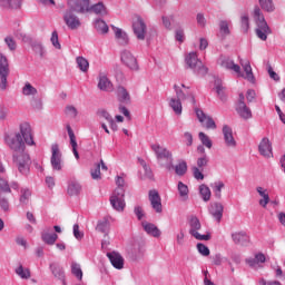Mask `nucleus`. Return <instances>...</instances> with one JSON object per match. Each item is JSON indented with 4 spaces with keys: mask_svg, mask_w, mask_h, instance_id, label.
I'll return each instance as SVG.
<instances>
[{
    "mask_svg": "<svg viewBox=\"0 0 285 285\" xmlns=\"http://www.w3.org/2000/svg\"><path fill=\"white\" fill-rule=\"evenodd\" d=\"M67 132L70 139V146H71V150L75 155L76 159H79V151L77 150L78 145H77V137L75 136V131H72V127H70V125H67Z\"/></svg>",
    "mask_w": 285,
    "mask_h": 285,
    "instance_id": "obj_32",
    "label": "nucleus"
},
{
    "mask_svg": "<svg viewBox=\"0 0 285 285\" xmlns=\"http://www.w3.org/2000/svg\"><path fill=\"white\" fill-rule=\"evenodd\" d=\"M65 112L68 117L71 119L77 118V115H79V111L77 110V107L69 105L66 107Z\"/></svg>",
    "mask_w": 285,
    "mask_h": 285,
    "instance_id": "obj_53",
    "label": "nucleus"
},
{
    "mask_svg": "<svg viewBox=\"0 0 285 285\" xmlns=\"http://www.w3.org/2000/svg\"><path fill=\"white\" fill-rule=\"evenodd\" d=\"M198 139L202 141L203 146H205L206 148H213V140H210V138L203 131L198 134Z\"/></svg>",
    "mask_w": 285,
    "mask_h": 285,
    "instance_id": "obj_50",
    "label": "nucleus"
},
{
    "mask_svg": "<svg viewBox=\"0 0 285 285\" xmlns=\"http://www.w3.org/2000/svg\"><path fill=\"white\" fill-rule=\"evenodd\" d=\"M116 95L120 104H130V92L124 86H118L116 89Z\"/></svg>",
    "mask_w": 285,
    "mask_h": 285,
    "instance_id": "obj_31",
    "label": "nucleus"
},
{
    "mask_svg": "<svg viewBox=\"0 0 285 285\" xmlns=\"http://www.w3.org/2000/svg\"><path fill=\"white\" fill-rule=\"evenodd\" d=\"M256 193L259 195V197H262L258 200L259 206H262V208H266V206L271 204V196L268 195V189L262 186H258L256 187Z\"/></svg>",
    "mask_w": 285,
    "mask_h": 285,
    "instance_id": "obj_27",
    "label": "nucleus"
},
{
    "mask_svg": "<svg viewBox=\"0 0 285 285\" xmlns=\"http://www.w3.org/2000/svg\"><path fill=\"white\" fill-rule=\"evenodd\" d=\"M132 31L139 41H144L146 39V32H148V27L146 26V21L139 14L134 16L132 18Z\"/></svg>",
    "mask_w": 285,
    "mask_h": 285,
    "instance_id": "obj_8",
    "label": "nucleus"
},
{
    "mask_svg": "<svg viewBox=\"0 0 285 285\" xmlns=\"http://www.w3.org/2000/svg\"><path fill=\"white\" fill-rule=\"evenodd\" d=\"M232 239L234 244H239L240 246H246V244L250 242V237H248V234H246V232H236L232 234Z\"/></svg>",
    "mask_w": 285,
    "mask_h": 285,
    "instance_id": "obj_30",
    "label": "nucleus"
},
{
    "mask_svg": "<svg viewBox=\"0 0 285 285\" xmlns=\"http://www.w3.org/2000/svg\"><path fill=\"white\" fill-rule=\"evenodd\" d=\"M68 9L71 12H77V14H88L90 0H68Z\"/></svg>",
    "mask_w": 285,
    "mask_h": 285,
    "instance_id": "obj_11",
    "label": "nucleus"
},
{
    "mask_svg": "<svg viewBox=\"0 0 285 285\" xmlns=\"http://www.w3.org/2000/svg\"><path fill=\"white\" fill-rule=\"evenodd\" d=\"M199 195L203 200L210 202L213 193L210 191V188L207 185L203 184L199 186Z\"/></svg>",
    "mask_w": 285,
    "mask_h": 285,
    "instance_id": "obj_44",
    "label": "nucleus"
},
{
    "mask_svg": "<svg viewBox=\"0 0 285 285\" xmlns=\"http://www.w3.org/2000/svg\"><path fill=\"white\" fill-rule=\"evenodd\" d=\"M219 35L223 39H226L230 35V26H233L232 20H220L219 21Z\"/></svg>",
    "mask_w": 285,
    "mask_h": 285,
    "instance_id": "obj_34",
    "label": "nucleus"
},
{
    "mask_svg": "<svg viewBox=\"0 0 285 285\" xmlns=\"http://www.w3.org/2000/svg\"><path fill=\"white\" fill-rule=\"evenodd\" d=\"M175 39H176V41H179L180 43H184V41H186V35L184 33V29L176 30Z\"/></svg>",
    "mask_w": 285,
    "mask_h": 285,
    "instance_id": "obj_61",
    "label": "nucleus"
},
{
    "mask_svg": "<svg viewBox=\"0 0 285 285\" xmlns=\"http://www.w3.org/2000/svg\"><path fill=\"white\" fill-rule=\"evenodd\" d=\"M73 236L76 239H83V233L79 230V225L77 224L73 225Z\"/></svg>",
    "mask_w": 285,
    "mask_h": 285,
    "instance_id": "obj_64",
    "label": "nucleus"
},
{
    "mask_svg": "<svg viewBox=\"0 0 285 285\" xmlns=\"http://www.w3.org/2000/svg\"><path fill=\"white\" fill-rule=\"evenodd\" d=\"M224 181L218 180L210 185L216 199H222V189L224 188Z\"/></svg>",
    "mask_w": 285,
    "mask_h": 285,
    "instance_id": "obj_45",
    "label": "nucleus"
},
{
    "mask_svg": "<svg viewBox=\"0 0 285 285\" xmlns=\"http://www.w3.org/2000/svg\"><path fill=\"white\" fill-rule=\"evenodd\" d=\"M240 66L244 69L245 73H243V76H238V77H243L244 79L249 81V83H255V76L253 75V67H250V61L240 60Z\"/></svg>",
    "mask_w": 285,
    "mask_h": 285,
    "instance_id": "obj_25",
    "label": "nucleus"
},
{
    "mask_svg": "<svg viewBox=\"0 0 285 285\" xmlns=\"http://www.w3.org/2000/svg\"><path fill=\"white\" fill-rule=\"evenodd\" d=\"M223 139L227 148H237V140L233 136V128L228 125L223 126Z\"/></svg>",
    "mask_w": 285,
    "mask_h": 285,
    "instance_id": "obj_19",
    "label": "nucleus"
},
{
    "mask_svg": "<svg viewBox=\"0 0 285 285\" xmlns=\"http://www.w3.org/2000/svg\"><path fill=\"white\" fill-rule=\"evenodd\" d=\"M31 107L33 110H42L43 109V101L40 98L33 97L31 99Z\"/></svg>",
    "mask_w": 285,
    "mask_h": 285,
    "instance_id": "obj_57",
    "label": "nucleus"
},
{
    "mask_svg": "<svg viewBox=\"0 0 285 285\" xmlns=\"http://www.w3.org/2000/svg\"><path fill=\"white\" fill-rule=\"evenodd\" d=\"M204 169H199V167H193V175L195 179L203 180L204 179Z\"/></svg>",
    "mask_w": 285,
    "mask_h": 285,
    "instance_id": "obj_62",
    "label": "nucleus"
},
{
    "mask_svg": "<svg viewBox=\"0 0 285 285\" xmlns=\"http://www.w3.org/2000/svg\"><path fill=\"white\" fill-rule=\"evenodd\" d=\"M110 222H112V217L105 216L101 220L98 222L96 230H98V233H108V230H110Z\"/></svg>",
    "mask_w": 285,
    "mask_h": 285,
    "instance_id": "obj_33",
    "label": "nucleus"
},
{
    "mask_svg": "<svg viewBox=\"0 0 285 285\" xmlns=\"http://www.w3.org/2000/svg\"><path fill=\"white\" fill-rule=\"evenodd\" d=\"M67 193L71 197H77L81 193V184L77 180H71L68 185Z\"/></svg>",
    "mask_w": 285,
    "mask_h": 285,
    "instance_id": "obj_37",
    "label": "nucleus"
},
{
    "mask_svg": "<svg viewBox=\"0 0 285 285\" xmlns=\"http://www.w3.org/2000/svg\"><path fill=\"white\" fill-rule=\"evenodd\" d=\"M138 164L145 170V177H147L148 179H151L153 178V170L150 169V167H148V165L146 164V160H144L142 158H138Z\"/></svg>",
    "mask_w": 285,
    "mask_h": 285,
    "instance_id": "obj_51",
    "label": "nucleus"
},
{
    "mask_svg": "<svg viewBox=\"0 0 285 285\" xmlns=\"http://www.w3.org/2000/svg\"><path fill=\"white\" fill-rule=\"evenodd\" d=\"M98 89L102 92H112L115 87L112 86V81L106 76V73H99L98 76Z\"/></svg>",
    "mask_w": 285,
    "mask_h": 285,
    "instance_id": "obj_22",
    "label": "nucleus"
},
{
    "mask_svg": "<svg viewBox=\"0 0 285 285\" xmlns=\"http://www.w3.org/2000/svg\"><path fill=\"white\" fill-rule=\"evenodd\" d=\"M76 63L81 72H88V70L90 69V62H88V59H86L85 57H77Z\"/></svg>",
    "mask_w": 285,
    "mask_h": 285,
    "instance_id": "obj_40",
    "label": "nucleus"
},
{
    "mask_svg": "<svg viewBox=\"0 0 285 285\" xmlns=\"http://www.w3.org/2000/svg\"><path fill=\"white\" fill-rule=\"evenodd\" d=\"M99 117H102V119H106V121L109 124V121H112V116L106 111L105 109H101L98 111Z\"/></svg>",
    "mask_w": 285,
    "mask_h": 285,
    "instance_id": "obj_63",
    "label": "nucleus"
},
{
    "mask_svg": "<svg viewBox=\"0 0 285 285\" xmlns=\"http://www.w3.org/2000/svg\"><path fill=\"white\" fill-rule=\"evenodd\" d=\"M20 131L14 134H7L4 136V142L13 153V163L16 164L21 175H28L30 173V155L26 153L27 146H35V135L32 134V127L28 122L20 124Z\"/></svg>",
    "mask_w": 285,
    "mask_h": 285,
    "instance_id": "obj_1",
    "label": "nucleus"
},
{
    "mask_svg": "<svg viewBox=\"0 0 285 285\" xmlns=\"http://www.w3.org/2000/svg\"><path fill=\"white\" fill-rule=\"evenodd\" d=\"M173 169L175 170L176 175H178L179 177H184V174L188 173V165L186 164V161L183 160Z\"/></svg>",
    "mask_w": 285,
    "mask_h": 285,
    "instance_id": "obj_49",
    "label": "nucleus"
},
{
    "mask_svg": "<svg viewBox=\"0 0 285 285\" xmlns=\"http://www.w3.org/2000/svg\"><path fill=\"white\" fill-rule=\"evenodd\" d=\"M141 226L145 233H147V235H150V237H161V230L155 224L144 220L141 223Z\"/></svg>",
    "mask_w": 285,
    "mask_h": 285,
    "instance_id": "obj_26",
    "label": "nucleus"
},
{
    "mask_svg": "<svg viewBox=\"0 0 285 285\" xmlns=\"http://www.w3.org/2000/svg\"><path fill=\"white\" fill-rule=\"evenodd\" d=\"M177 188H178L179 197L181 198V200L187 202L188 193H189L188 186L183 181H179Z\"/></svg>",
    "mask_w": 285,
    "mask_h": 285,
    "instance_id": "obj_46",
    "label": "nucleus"
},
{
    "mask_svg": "<svg viewBox=\"0 0 285 285\" xmlns=\"http://www.w3.org/2000/svg\"><path fill=\"white\" fill-rule=\"evenodd\" d=\"M236 112L242 119H253V111L246 106V102H244V94H239Z\"/></svg>",
    "mask_w": 285,
    "mask_h": 285,
    "instance_id": "obj_16",
    "label": "nucleus"
},
{
    "mask_svg": "<svg viewBox=\"0 0 285 285\" xmlns=\"http://www.w3.org/2000/svg\"><path fill=\"white\" fill-rule=\"evenodd\" d=\"M110 206L116 213H124L126 208V189L116 188L110 198Z\"/></svg>",
    "mask_w": 285,
    "mask_h": 285,
    "instance_id": "obj_5",
    "label": "nucleus"
},
{
    "mask_svg": "<svg viewBox=\"0 0 285 285\" xmlns=\"http://www.w3.org/2000/svg\"><path fill=\"white\" fill-rule=\"evenodd\" d=\"M148 200L155 213L159 214L164 212V206L161 205V196L159 195V191H157V189L149 190Z\"/></svg>",
    "mask_w": 285,
    "mask_h": 285,
    "instance_id": "obj_15",
    "label": "nucleus"
},
{
    "mask_svg": "<svg viewBox=\"0 0 285 285\" xmlns=\"http://www.w3.org/2000/svg\"><path fill=\"white\" fill-rule=\"evenodd\" d=\"M208 213L219 224L224 217V205L222 203H210Z\"/></svg>",
    "mask_w": 285,
    "mask_h": 285,
    "instance_id": "obj_20",
    "label": "nucleus"
},
{
    "mask_svg": "<svg viewBox=\"0 0 285 285\" xmlns=\"http://www.w3.org/2000/svg\"><path fill=\"white\" fill-rule=\"evenodd\" d=\"M50 164L52 170L56 173H61V170H63V154H61V149L58 144L51 145Z\"/></svg>",
    "mask_w": 285,
    "mask_h": 285,
    "instance_id": "obj_7",
    "label": "nucleus"
},
{
    "mask_svg": "<svg viewBox=\"0 0 285 285\" xmlns=\"http://www.w3.org/2000/svg\"><path fill=\"white\" fill-rule=\"evenodd\" d=\"M50 41L57 50H61V43L59 42V33L57 31H52Z\"/></svg>",
    "mask_w": 285,
    "mask_h": 285,
    "instance_id": "obj_55",
    "label": "nucleus"
},
{
    "mask_svg": "<svg viewBox=\"0 0 285 285\" xmlns=\"http://www.w3.org/2000/svg\"><path fill=\"white\" fill-rule=\"evenodd\" d=\"M88 12H94V14H97L98 17H106L108 14V8L104 2H98L92 6H90L89 2V10Z\"/></svg>",
    "mask_w": 285,
    "mask_h": 285,
    "instance_id": "obj_28",
    "label": "nucleus"
},
{
    "mask_svg": "<svg viewBox=\"0 0 285 285\" xmlns=\"http://www.w3.org/2000/svg\"><path fill=\"white\" fill-rule=\"evenodd\" d=\"M4 42L8 46L9 50H17V42L11 36L6 37Z\"/></svg>",
    "mask_w": 285,
    "mask_h": 285,
    "instance_id": "obj_59",
    "label": "nucleus"
},
{
    "mask_svg": "<svg viewBox=\"0 0 285 285\" xmlns=\"http://www.w3.org/2000/svg\"><path fill=\"white\" fill-rule=\"evenodd\" d=\"M121 62L127 66L130 70H139V65L137 63V58L132 56L129 50H122L120 55Z\"/></svg>",
    "mask_w": 285,
    "mask_h": 285,
    "instance_id": "obj_18",
    "label": "nucleus"
},
{
    "mask_svg": "<svg viewBox=\"0 0 285 285\" xmlns=\"http://www.w3.org/2000/svg\"><path fill=\"white\" fill-rule=\"evenodd\" d=\"M71 273L72 275H75V277H77V279H83V272L81 271V265H79L77 262L71 263Z\"/></svg>",
    "mask_w": 285,
    "mask_h": 285,
    "instance_id": "obj_47",
    "label": "nucleus"
},
{
    "mask_svg": "<svg viewBox=\"0 0 285 285\" xmlns=\"http://www.w3.org/2000/svg\"><path fill=\"white\" fill-rule=\"evenodd\" d=\"M198 230H202V222L196 216H191L189 218V235L198 242H208L210 239V234L202 235Z\"/></svg>",
    "mask_w": 285,
    "mask_h": 285,
    "instance_id": "obj_9",
    "label": "nucleus"
},
{
    "mask_svg": "<svg viewBox=\"0 0 285 285\" xmlns=\"http://www.w3.org/2000/svg\"><path fill=\"white\" fill-rule=\"evenodd\" d=\"M14 273L20 277V279H30V277H32L30 268L23 267L21 264L16 267Z\"/></svg>",
    "mask_w": 285,
    "mask_h": 285,
    "instance_id": "obj_38",
    "label": "nucleus"
},
{
    "mask_svg": "<svg viewBox=\"0 0 285 285\" xmlns=\"http://www.w3.org/2000/svg\"><path fill=\"white\" fill-rule=\"evenodd\" d=\"M16 39H19L20 41H23V43H28L29 46H31L36 55H39L40 57H46V48L43 47V45L37 40H32V38L23 33V31H17Z\"/></svg>",
    "mask_w": 285,
    "mask_h": 285,
    "instance_id": "obj_6",
    "label": "nucleus"
},
{
    "mask_svg": "<svg viewBox=\"0 0 285 285\" xmlns=\"http://www.w3.org/2000/svg\"><path fill=\"white\" fill-rule=\"evenodd\" d=\"M23 0H0L1 8H9L10 10H19Z\"/></svg>",
    "mask_w": 285,
    "mask_h": 285,
    "instance_id": "obj_35",
    "label": "nucleus"
},
{
    "mask_svg": "<svg viewBox=\"0 0 285 285\" xmlns=\"http://www.w3.org/2000/svg\"><path fill=\"white\" fill-rule=\"evenodd\" d=\"M174 90L176 92V99H179L180 101H186V99H188L190 104L195 105V96L193 95V92H190V90L188 89V87H186V85L175 83Z\"/></svg>",
    "mask_w": 285,
    "mask_h": 285,
    "instance_id": "obj_12",
    "label": "nucleus"
},
{
    "mask_svg": "<svg viewBox=\"0 0 285 285\" xmlns=\"http://www.w3.org/2000/svg\"><path fill=\"white\" fill-rule=\"evenodd\" d=\"M49 268L53 275V277H56V279H59L62 285H68L66 283V271L63 269V267H61V265L57 264V263H51L49 265Z\"/></svg>",
    "mask_w": 285,
    "mask_h": 285,
    "instance_id": "obj_23",
    "label": "nucleus"
},
{
    "mask_svg": "<svg viewBox=\"0 0 285 285\" xmlns=\"http://www.w3.org/2000/svg\"><path fill=\"white\" fill-rule=\"evenodd\" d=\"M195 114L198 121L202 122V126H204V128H207L208 130H215V128H217L215 120H213V118L206 115L202 109L196 108Z\"/></svg>",
    "mask_w": 285,
    "mask_h": 285,
    "instance_id": "obj_17",
    "label": "nucleus"
},
{
    "mask_svg": "<svg viewBox=\"0 0 285 285\" xmlns=\"http://www.w3.org/2000/svg\"><path fill=\"white\" fill-rule=\"evenodd\" d=\"M258 153L266 157V159H271L273 157V145H271V140L267 137H264L258 145Z\"/></svg>",
    "mask_w": 285,
    "mask_h": 285,
    "instance_id": "obj_21",
    "label": "nucleus"
},
{
    "mask_svg": "<svg viewBox=\"0 0 285 285\" xmlns=\"http://www.w3.org/2000/svg\"><path fill=\"white\" fill-rule=\"evenodd\" d=\"M169 107L175 112V115L180 117V115L184 110V107L181 106V100H179V98H176V97L170 98L169 99Z\"/></svg>",
    "mask_w": 285,
    "mask_h": 285,
    "instance_id": "obj_36",
    "label": "nucleus"
},
{
    "mask_svg": "<svg viewBox=\"0 0 285 285\" xmlns=\"http://www.w3.org/2000/svg\"><path fill=\"white\" fill-rule=\"evenodd\" d=\"M107 257L114 268H117V271H121V268H124V256H121V254L117 252H109L107 253Z\"/></svg>",
    "mask_w": 285,
    "mask_h": 285,
    "instance_id": "obj_24",
    "label": "nucleus"
},
{
    "mask_svg": "<svg viewBox=\"0 0 285 285\" xmlns=\"http://www.w3.org/2000/svg\"><path fill=\"white\" fill-rule=\"evenodd\" d=\"M219 66L225 68V70H230L232 72H235L237 77H244V73H242V67L239 65L235 63L233 59L226 56H222L218 60Z\"/></svg>",
    "mask_w": 285,
    "mask_h": 285,
    "instance_id": "obj_14",
    "label": "nucleus"
},
{
    "mask_svg": "<svg viewBox=\"0 0 285 285\" xmlns=\"http://www.w3.org/2000/svg\"><path fill=\"white\" fill-rule=\"evenodd\" d=\"M92 179H101V165H96L94 169H91Z\"/></svg>",
    "mask_w": 285,
    "mask_h": 285,
    "instance_id": "obj_60",
    "label": "nucleus"
},
{
    "mask_svg": "<svg viewBox=\"0 0 285 285\" xmlns=\"http://www.w3.org/2000/svg\"><path fill=\"white\" fill-rule=\"evenodd\" d=\"M8 75H10L8 58L0 53V90H6L8 88Z\"/></svg>",
    "mask_w": 285,
    "mask_h": 285,
    "instance_id": "obj_10",
    "label": "nucleus"
},
{
    "mask_svg": "<svg viewBox=\"0 0 285 285\" xmlns=\"http://www.w3.org/2000/svg\"><path fill=\"white\" fill-rule=\"evenodd\" d=\"M185 63L190 68V70H194V72L199 77H204V75L208 73V68H206V66H204V62L199 60L197 51H191L187 53L185 56Z\"/></svg>",
    "mask_w": 285,
    "mask_h": 285,
    "instance_id": "obj_4",
    "label": "nucleus"
},
{
    "mask_svg": "<svg viewBox=\"0 0 285 285\" xmlns=\"http://www.w3.org/2000/svg\"><path fill=\"white\" fill-rule=\"evenodd\" d=\"M41 237H42V242H45V244H48L49 246H53L55 242L59 239V235L55 233L50 234L48 232H42Z\"/></svg>",
    "mask_w": 285,
    "mask_h": 285,
    "instance_id": "obj_41",
    "label": "nucleus"
},
{
    "mask_svg": "<svg viewBox=\"0 0 285 285\" xmlns=\"http://www.w3.org/2000/svg\"><path fill=\"white\" fill-rule=\"evenodd\" d=\"M240 28L244 32L250 30V18L248 17V13H243L240 16Z\"/></svg>",
    "mask_w": 285,
    "mask_h": 285,
    "instance_id": "obj_48",
    "label": "nucleus"
},
{
    "mask_svg": "<svg viewBox=\"0 0 285 285\" xmlns=\"http://www.w3.org/2000/svg\"><path fill=\"white\" fill-rule=\"evenodd\" d=\"M63 21L69 30H79V28H81V20L75 14V11L70 9L65 11Z\"/></svg>",
    "mask_w": 285,
    "mask_h": 285,
    "instance_id": "obj_13",
    "label": "nucleus"
},
{
    "mask_svg": "<svg viewBox=\"0 0 285 285\" xmlns=\"http://www.w3.org/2000/svg\"><path fill=\"white\" fill-rule=\"evenodd\" d=\"M206 166H208V157L204 155L197 159V168L204 170Z\"/></svg>",
    "mask_w": 285,
    "mask_h": 285,
    "instance_id": "obj_58",
    "label": "nucleus"
},
{
    "mask_svg": "<svg viewBox=\"0 0 285 285\" xmlns=\"http://www.w3.org/2000/svg\"><path fill=\"white\" fill-rule=\"evenodd\" d=\"M95 29L97 30V32H99V35H108V23H106V21H104L102 19H96L95 21Z\"/></svg>",
    "mask_w": 285,
    "mask_h": 285,
    "instance_id": "obj_42",
    "label": "nucleus"
},
{
    "mask_svg": "<svg viewBox=\"0 0 285 285\" xmlns=\"http://www.w3.org/2000/svg\"><path fill=\"white\" fill-rule=\"evenodd\" d=\"M253 17L256 23V36L261 41H266V39H268V35H271V27H268V22H266V18H264V13L259 6L254 7Z\"/></svg>",
    "mask_w": 285,
    "mask_h": 285,
    "instance_id": "obj_2",
    "label": "nucleus"
},
{
    "mask_svg": "<svg viewBox=\"0 0 285 285\" xmlns=\"http://www.w3.org/2000/svg\"><path fill=\"white\" fill-rule=\"evenodd\" d=\"M32 193L28 188L21 189V195H20V203L21 204H28L30 202Z\"/></svg>",
    "mask_w": 285,
    "mask_h": 285,
    "instance_id": "obj_52",
    "label": "nucleus"
},
{
    "mask_svg": "<svg viewBox=\"0 0 285 285\" xmlns=\"http://www.w3.org/2000/svg\"><path fill=\"white\" fill-rule=\"evenodd\" d=\"M215 90H216L219 99H222V101H224V86H222V80H219V79L215 80Z\"/></svg>",
    "mask_w": 285,
    "mask_h": 285,
    "instance_id": "obj_56",
    "label": "nucleus"
},
{
    "mask_svg": "<svg viewBox=\"0 0 285 285\" xmlns=\"http://www.w3.org/2000/svg\"><path fill=\"white\" fill-rule=\"evenodd\" d=\"M114 32L116 37V41L119 46H128L130 39L128 38V33L124 31L121 28L114 27Z\"/></svg>",
    "mask_w": 285,
    "mask_h": 285,
    "instance_id": "obj_29",
    "label": "nucleus"
},
{
    "mask_svg": "<svg viewBox=\"0 0 285 285\" xmlns=\"http://www.w3.org/2000/svg\"><path fill=\"white\" fill-rule=\"evenodd\" d=\"M196 248L198 253L203 255V257H208V255H210V249L208 248V246L204 245L203 243H198L196 245Z\"/></svg>",
    "mask_w": 285,
    "mask_h": 285,
    "instance_id": "obj_54",
    "label": "nucleus"
},
{
    "mask_svg": "<svg viewBox=\"0 0 285 285\" xmlns=\"http://www.w3.org/2000/svg\"><path fill=\"white\" fill-rule=\"evenodd\" d=\"M150 148L153 153H155V156L159 166H161L163 168H166V170H173L174 168L173 153L168 150V148L163 147L159 144H153L150 145Z\"/></svg>",
    "mask_w": 285,
    "mask_h": 285,
    "instance_id": "obj_3",
    "label": "nucleus"
},
{
    "mask_svg": "<svg viewBox=\"0 0 285 285\" xmlns=\"http://www.w3.org/2000/svg\"><path fill=\"white\" fill-rule=\"evenodd\" d=\"M258 4L265 12H275V3L273 0H258Z\"/></svg>",
    "mask_w": 285,
    "mask_h": 285,
    "instance_id": "obj_43",
    "label": "nucleus"
},
{
    "mask_svg": "<svg viewBox=\"0 0 285 285\" xmlns=\"http://www.w3.org/2000/svg\"><path fill=\"white\" fill-rule=\"evenodd\" d=\"M22 95L24 97H32L33 99L35 97H37V95H39V91L30 82H26L22 87Z\"/></svg>",
    "mask_w": 285,
    "mask_h": 285,
    "instance_id": "obj_39",
    "label": "nucleus"
}]
</instances>
